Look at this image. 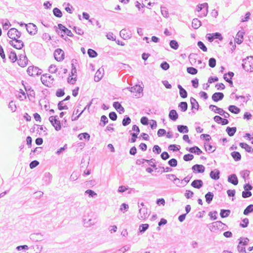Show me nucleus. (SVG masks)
<instances>
[{"instance_id":"obj_1","label":"nucleus","mask_w":253,"mask_h":253,"mask_svg":"<svg viewBox=\"0 0 253 253\" xmlns=\"http://www.w3.org/2000/svg\"><path fill=\"white\" fill-rule=\"evenodd\" d=\"M242 67L247 72L253 71V57L249 56L242 61Z\"/></svg>"},{"instance_id":"obj_2","label":"nucleus","mask_w":253,"mask_h":253,"mask_svg":"<svg viewBox=\"0 0 253 253\" xmlns=\"http://www.w3.org/2000/svg\"><path fill=\"white\" fill-rule=\"evenodd\" d=\"M225 226V224L220 221L213 222L207 225L210 231L213 232H216L219 230H223Z\"/></svg>"},{"instance_id":"obj_3","label":"nucleus","mask_w":253,"mask_h":253,"mask_svg":"<svg viewBox=\"0 0 253 253\" xmlns=\"http://www.w3.org/2000/svg\"><path fill=\"white\" fill-rule=\"evenodd\" d=\"M41 80L43 84L48 87H51L54 82L53 77L47 74L42 75Z\"/></svg>"},{"instance_id":"obj_4","label":"nucleus","mask_w":253,"mask_h":253,"mask_svg":"<svg viewBox=\"0 0 253 253\" xmlns=\"http://www.w3.org/2000/svg\"><path fill=\"white\" fill-rule=\"evenodd\" d=\"M8 37L12 40H16V39L19 38L21 36V33L18 31L15 28H11L7 32Z\"/></svg>"},{"instance_id":"obj_5","label":"nucleus","mask_w":253,"mask_h":253,"mask_svg":"<svg viewBox=\"0 0 253 253\" xmlns=\"http://www.w3.org/2000/svg\"><path fill=\"white\" fill-rule=\"evenodd\" d=\"M57 116H50L49 118V121L51 125L54 127L56 131H59L61 128L60 122L57 119Z\"/></svg>"},{"instance_id":"obj_6","label":"nucleus","mask_w":253,"mask_h":253,"mask_svg":"<svg viewBox=\"0 0 253 253\" xmlns=\"http://www.w3.org/2000/svg\"><path fill=\"white\" fill-rule=\"evenodd\" d=\"M27 72L28 74L31 76H39L42 73V70L34 66H29Z\"/></svg>"},{"instance_id":"obj_7","label":"nucleus","mask_w":253,"mask_h":253,"mask_svg":"<svg viewBox=\"0 0 253 253\" xmlns=\"http://www.w3.org/2000/svg\"><path fill=\"white\" fill-rule=\"evenodd\" d=\"M27 31L31 35H35L37 31L38 28L37 26L33 23H29L25 24Z\"/></svg>"},{"instance_id":"obj_8","label":"nucleus","mask_w":253,"mask_h":253,"mask_svg":"<svg viewBox=\"0 0 253 253\" xmlns=\"http://www.w3.org/2000/svg\"><path fill=\"white\" fill-rule=\"evenodd\" d=\"M166 176L169 179H170V177L173 178V182L177 186L184 187L185 186L183 180H180V179L176 177L174 174H167Z\"/></svg>"},{"instance_id":"obj_9","label":"nucleus","mask_w":253,"mask_h":253,"mask_svg":"<svg viewBox=\"0 0 253 253\" xmlns=\"http://www.w3.org/2000/svg\"><path fill=\"white\" fill-rule=\"evenodd\" d=\"M64 52L60 48L56 49L54 53V57L57 61H61L64 59Z\"/></svg>"},{"instance_id":"obj_10","label":"nucleus","mask_w":253,"mask_h":253,"mask_svg":"<svg viewBox=\"0 0 253 253\" xmlns=\"http://www.w3.org/2000/svg\"><path fill=\"white\" fill-rule=\"evenodd\" d=\"M9 43L14 48L18 49H21L24 46L23 42L21 40H18V39L13 41H10Z\"/></svg>"},{"instance_id":"obj_11","label":"nucleus","mask_w":253,"mask_h":253,"mask_svg":"<svg viewBox=\"0 0 253 253\" xmlns=\"http://www.w3.org/2000/svg\"><path fill=\"white\" fill-rule=\"evenodd\" d=\"M148 215L146 208L144 207L139 209L138 217L140 219H145L148 217Z\"/></svg>"},{"instance_id":"obj_12","label":"nucleus","mask_w":253,"mask_h":253,"mask_svg":"<svg viewBox=\"0 0 253 253\" xmlns=\"http://www.w3.org/2000/svg\"><path fill=\"white\" fill-rule=\"evenodd\" d=\"M192 169L194 172L203 173L205 171V168L203 165L196 164L192 167Z\"/></svg>"},{"instance_id":"obj_13","label":"nucleus","mask_w":253,"mask_h":253,"mask_svg":"<svg viewBox=\"0 0 253 253\" xmlns=\"http://www.w3.org/2000/svg\"><path fill=\"white\" fill-rule=\"evenodd\" d=\"M104 74V69L99 68L95 73L94 76V81L96 82H99L103 77Z\"/></svg>"},{"instance_id":"obj_14","label":"nucleus","mask_w":253,"mask_h":253,"mask_svg":"<svg viewBox=\"0 0 253 253\" xmlns=\"http://www.w3.org/2000/svg\"><path fill=\"white\" fill-rule=\"evenodd\" d=\"M58 28L60 29V30L62 31L64 33V34H66L68 36H69V37L73 36V34H72V32L70 30H69L67 28H66L62 24H59L58 25Z\"/></svg>"},{"instance_id":"obj_15","label":"nucleus","mask_w":253,"mask_h":253,"mask_svg":"<svg viewBox=\"0 0 253 253\" xmlns=\"http://www.w3.org/2000/svg\"><path fill=\"white\" fill-rule=\"evenodd\" d=\"M223 97L224 94L222 92H215L213 93L211 96L212 99L215 102L221 100Z\"/></svg>"},{"instance_id":"obj_16","label":"nucleus","mask_w":253,"mask_h":253,"mask_svg":"<svg viewBox=\"0 0 253 253\" xmlns=\"http://www.w3.org/2000/svg\"><path fill=\"white\" fill-rule=\"evenodd\" d=\"M220 171L217 169H214L210 172V176L212 179L217 180L219 178Z\"/></svg>"},{"instance_id":"obj_17","label":"nucleus","mask_w":253,"mask_h":253,"mask_svg":"<svg viewBox=\"0 0 253 253\" xmlns=\"http://www.w3.org/2000/svg\"><path fill=\"white\" fill-rule=\"evenodd\" d=\"M228 181L234 185H236L238 183V178L235 174H231L228 176Z\"/></svg>"},{"instance_id":"obj_18","label":"nucleus","mask_w":253,"mask_h":253,"mask_svg":"<svg viewBox=\"0 0 253 253\" xmlns=\"http://www.w3.org/2000/svg\"><path fill=\"white\" fill-rule=\"evenodd\" d=\"M18 65L22 67L26 66L28 64V59L26 56H20L18 60Z\"/></svg>"},{"instance_id":"obj_19","label":"nucleus","mask_w":253,"mask_h":253,"mask_svg":"<svg viewBox=\"0 0 253 253\" xmlns=\"http://www.w3.org/2000/svg\"><path fill=\"white\" fill-rule=\"evenodd\" d=\"M203 185V182L202 180H194L191 183V186L195 188L200 189Z\"/></svg>"},{"instance_id":"obj_20","label":"nucleus","mask_w":253,"mask_h":253,"mask_svg":"<svg viewBox=\"0 0 253 253\" xmlns=\"http://www.w3.org/2000/svg\"><path fill=\"white\" fill-rule=\"evenodd\" d=\"M244 34V32L241 31H239L238 32L235 39V41L237 43L241 44L243 42Z\"/></svg>"},{"instance_id":"obj_21","label":"nucleus","mask_w":253,"mask_h":253,"mask_svg":"<svg viewBox=\"0 0 253 253\" xmlns=\"http://www.w3.org/2000/svg\"><path fill=\"white\" fill-rule=\"evenodd\" d=\"M127 89L131 92H136L138 93L142 92L143 91L142 87L140 86V85L137 84L130 88H127Z\"/></svg>"},{"instance_id":"obj_22","label":"nucleus","mask_w":253,"mask_h":253,"mask_svg":"<svg viewBox=\"0 0 253 253\" xmlns=\"http://www.w3.org/2000/svg\"><path fill=\"white\" fill-rule=\"evenodd\" d=\"M239 145L243 149H244L247 152L249 153H253V149L251 146L249 145L248 144L244 142H241Z\"/></svg>"},{"instance_id":"obj_23","label":"nucleus","mask_w":253,"mask_h":253,"mask_svg":"<svg viewBox=\"0 0 253 253\" xmlns=\"http://www.w3.org/2000/svg\"><path fill=\"white\" fill-rule=\"evenodd\" d=\"M113 107L117 110L120 114L125 112L124 108L122 107L120 103L118 102H115L113 103Z\"/></svg>"},{"instance_id":"obj_24","label":"nucleus","mask_w":253,"mask_h":253,"mask_svg":"<svg viewBox=\"0 0 253 253\" xmlns=\"http://www.w3.org/2000/svg\"><path fill=\"white\" fill-rule=\"evenodd\" d=\"M169 116V119L173 121H176L178 117V114L175 110H170Z\"/></svg>"},{"instance_id":"obj_25","label":"nucleus","mask_w":253,"mask_h":253,"mask_svg":"<svg viewBox=\"0 0 253 253\" xmlns=\"http://www.w3.org/2000/svg\"><path fill=\"white\" fill-rule=\"evenodd\" d=\"M177 87L179 90V94L180 97L183 98L187 97V92L186 91V90L184 88H183L182 86L180 84H178Z\"/></svg>"},{"instance_id":"obj_26","label":"nucleus","mask_w":253,"mask_h":253,"mask_svg":"<svg viewBox=\"0 0 253 253\" xmlns=\"http://www.w3.org/2000/svg\"><path fill=\"white\" fill-rule=\"evenodd\" d=\"M209 108L212 111H213L215 113H217L219 115L221 114L220 111H223V109L222 108H219L215 105H210L209 106Z\"/></svg>"},{"instance_id":"obj_27","label":"nucleus","mask_w":253,"mask_h":253,"mask_svg":"<svg viewBox=\"0 0 253 253\" xmlns=\"http://www.w3.org/2000/svg\"><path fill=\"white\" fill-rule=\"evenodd\" d=\"M201 25V21L197 18H194L192 20V26L195 29H198Z\"/></svg>"},{"instance_id":"obj_28","label":"nucleus","mask_w":253,"mask_h":253,"mask_svg":"<svg viewBox=\"0 0 253 253\" xmlns=\"http://www.w3.org/2000/svg\"><path fill=\"white\" fill-rule=\"evenodd\" d=\"M228 110L232 113L237 114L240 113V109L235 105H230L228 107Z\"/></svg>"},{"instance_id":"obj_29","label":"nucleus","mask_w":253,"mask_h":253,"mask_svg":"<svg viewBox=\"0 0 253 253\" xmlns=\"http://www.w3.org/2000/svg\"><path fill=\"white\" fill-rule=\"evenodd\" d=\"M190 103L192 106V109H195L197 110H198L199 105L198 102L195 98L191 97Z\"/></svg>"},{"instance_id":"obj_30","label":"nucleus","mask_w":253,"mask_h":253,"mask_svg":"<svg viewBox=\"0 0 253 253\" xmlns=\"http://www.w3.org/2000/svg\"><path fill=\"white\" fill-rule=\"evenodd\" d=\"M236 130L237 129L236 127H230L229 126H228L226 129L227 133L230 136H233L235 133Z\"/></svg>"},{"instance_id":"obj_31","label":"nucleus","mask_w":253,"mask_h":253,"mask_svg":"<svg viewBox=\"0 0 253 253\" xmlns=\"http://www.w3.org/2000/svg\"><path fill=\"white\" fill-rule=\"evenodd\" d=\"M188 151L192 153H197V155H200L202 153L201 149L197 146L190 148L188 149Z\"/></svg>"},{"instance_id":"obj_32","label":"nucleus","mask_w":253,"mask_h":253,"mask_svg":"<svg viewBox=\"0 0 253 253\" xmlns=\"http://www.w3.org/2000/svg\"><path fill=\"white\" fill-rule=\"evenodd\" d=\"M202 7H203V13L201 14V16H206L208 12V4L207 3H204L200 4Z\"/></svg>"},{"instance_id":"obj_33","label":"nucleus","mask_w":253,"mask_h":253,"mask_svg":"<svg viewBox=\"0 0 253 253\" xmlns=\"http://www.w3.org/2000/svg\"><path fill=\"white\" fill-rule=\"evenodd\" d=\"M177 130L180 133H188V128L186 126L178 125L177 126Z\"/></svg>"},{"instance_id":"obj_34","label":"nucleus","mask_w":253,"mask_h":253,"mask_svg":"<svg viewBox=\"0 0 253 253\" xmlns=\"http://www.w3.org/2000/svg\"><path fill=\"white\" fill-rule=\"evenodd\" d=\"M231 155L235 161H238L241 159V155L238 152L234 151L231 153Z\"/></svg>"},{"instance_id":"obj_35","label":"nucleus","mask_w":253,"mask_h":253,"mask_svg":"<svg viewBox=\"0 0 253 253\" xmlns=\"http://www.w3.org/2000/svg\"><path fill=\"white\" fill-rule=\"evenodd\" d=\"M213 194L212 192H209L205 195L206 201L208 204H210L213 198Z\"/></svg>"},{"instance_id":"obj_36","label":"nucleus","mask_w":253,"mask_h":253,"mask_svg":"<svg viewBox=\"0 0 253 253\" xmlns=\"http://www.w3.org/2000/svg\"><path fill=\"white\" fill-rule=\"evenodd\" d=\"M120 36L124 40H126L130 38L128 32L126 29H122L120 32Z\"/></svg>"},{"instance_id":"obj_37","label":"nucleus","mask_w":253,"mask_h":253,"mask_svg":"<svg viewBox=\"0 0 253 253\" xmlns=\"http://www.w3.org/2000/svg\"><path fill=\"white\" fill-rule=\"evenodd\" d=\"M51 177L52 175L50 173H46L43 177V180L45 181L46 184H49L51 182Z\"/></svg>"},{"instance_id":"obj_38","label":"nucleus","mask_w":253,"mask_h":253,"mask_svg":"<svg viewBox=\"0 0 253 253\" xmlns=\"http://www.w3.org/2000/svg\"><path fill=\"white\" fill-rule=\"evenodd\" d=\"M231 212L229 210H221L220 215L222 218H225L228 216Z\"/></svg>"},{"instance_id":"obj_39","label":"nucleus","mask_w":253,"mask_h":253,"mask_svg":"<svg viewBox=\"0 0 253 253\" xmlns=\"http://www.w3.org/2000/svg\"><path fill=\"white\" fill-rule=\"evenodd\" d=\"M84 222L87 227L93 225L96 223L95 219H89L88 220L84 219Z\"/></svg>"},{"instance_id":"obj_40","label":"nucleus","mask_w":253,"mask_h":253,"mask_svg":"<svg viewBox=\"0 0 253 253\" xmlns=\"http://www.w3.org/2000/svg\"><path fill=\"white\" fill-rule=\"evenodd\" d=\"M169 46L171 48L176 50L178 48L179 44L176 41L172 40L169 42Z\"/></svg>"},{"instance_id":"obj_41","label":"nucleus","mask_w":253,"mask_h":253,"mask_svg":"<svg viewBox=\"0 0 253 253\" xmlns=\"http://www.w3.org/2000/svg\"><path fill=\"white\" fill-rule=\"evenodd\" d=\"M204 146L206 150L209 153L213 152L215 150V148H213V146L209 143H205Z\"/></svg>"},{"instance_id":"obj_42","label":"nucleus","mask_w":253,"mask_h":253,"mask_svg":"<svg viewBox=\"0 0 253 253\" xmlns=\"http://www.w3.org/2000/svg\"><path fill=\"white\" fill-rule=\"evenodd\" d=\"M178 107L182 112H185L187 110L188 105L186 102H181L178 105Z\"/></svg>"},{"instance_id":"obj_43","label":"nucleus","mask_w":253,"mask_h":253,"mask_svg":"<svg viewBox=\"0 0 253 253\" xmlns=\"http://www.w3.org/2000/svg\"><path fill=\"white\" fill-rule=\"evenodd\" d=\"M78 138L80 140H83L84 138L88 140L90 138V135L86 132L82 133L78 135Z\"/></svg>"},{"instance_id":"obj_44","label":"nucleus","mask_w":253,"mask_h":253,"mask_svg":"<svg viewBox=\"0 0 253 253\" xmlns=\"http://www.w3.org/2000/svg\"><path fill=\"white\" fill-rule=\"evenodd\" d=\"M131 122L130 118L127 115H126L122 121V125L124 126L128 125Z\"/></svg>"},{"instance_id":"obj_45","label":"nucleus","mask_w":253,"mask_h":253,"mask_svg":"<svg viewBox=\"0 0 253 253\" xmlns=\"http://www.w3.org/2000/svg\"><path fill=\"white\" fill-rule=\"evenodd\" d=\"M253 211V205L251 204L248 206L244 211L245 215H248L250 213Z\"/></svg>"},{"instance_id":"obj_46","label":"nucleus","mask_w":253,"mask_h":253,"mask_svg":"<svg viewBox=\"0 0 253 253\" xmlns=\"http://www.w3.org/2000/svg\"><path fill=\"white\" fill-rule=\"evenodd\" d=\"M53 12L54 15L57 17L60 18L62 16L61 11L58 8H54L53 10Z\"/></svg>"},{"instance_id":"obj_47","label":"nucleus","mask_w":253,"mask_h":253,"mask_svg":"<svg viewBox=\"0 0 253 253\" xmlns=\"http://www.w3.org/2000/svg\"><path fill=\"white\" fill-rule=\"evenodd\" d=\"M58 108L59 110H67L68 107L67 105H64V102L63 101H61L58 104Z\"/></svg>"},{"instance_id":"obj_48","label":"nucleus","mask_w":253,"mask_h":253,"mask_svg":"<svg viewBox=\"0 0 253 253\" xmlns=\"http://www.w3.org/2000/svg\"><path fill=\"white\" fill-rule=\"evenodd\" d=\"M161 9L162 15L165 18H168L169 17V13L167 10L166 7H161Z\"/></svg>"},{"instance_id":"obj_49","label":"nucleus","mask_w":253,"mask_h":253,"mask_svg":"<svg viewBox=\"0 0 253 253\" xmlns=\"http://www.w3.org/2000/svg\"><path fill=\"white\" fill-rule=\"evenodd\" d=\"M87 53L90 57L94 58L97 56V52L92 49H88Z\"/></svg>"},{"instance_id":"obj_50","label":"nucleus","mask_w":253,"mask_h":253,"mask_svg":"<svg viewBox=\"0 0 253 253\" xmlns=\"http://www.w3.org/2000/svg\"><path fill=\"white\" fill-rule=\"evenodd\" d=\"M239 240V244H242L243 246L247 245L249 242V240L248 238L241 237Z\"/></svg>"},{"instance_id":"obj_51","label":"nucleus","mask_w":253,"mask_h":253,"mask_svg":"<svg viewBox=\"0 0 253 253\" xmlns=\"http://www.w3.org/2000/svg\"><path fill=\"white\" fill-rule=\"evenodd\" d=\"M9 58L13 62L16 61L17 58L16 53L14 51H11L9 55Z\"/></svg>"},{"instance_id":"obj_52","label":"nucleus","mask_w":253,"mask_h":253,"mask_svg":"<svg viewBox=\"0 0 253 253\" xmlns=\"http://www.w3.org/2000/svg\"><path fill=\"white\" fill-rule=\"evenodd\" d=\"M187 72L191 75H195L197 73V70L194 67H188L187 68Z\"/></svg>"},{"instance_id":"obj_53","label":"nucleus","mask_w":253,"mask_h":253,"mask_svg":"<svg viewBox=\"0 0 253 253\" xmlns=\"http://www.w3.org/2000/svg\"><path fill=\"white\" fill-rule=\"evenodd\" d=\"M84 193L86 194H88L90 197L93 198L97 196V194L94 191L90 189L86 190Z\"/></svg>"},{"instance_id":"obj_54","label":"nucleus","mask_w":253,"mask_h":253,"mask_svg":"<svg viewBox=\"0 0 253 253\" xmlns=\"http://www.w3.org/2000/svg\"><path fill=\"white\" fill-rule=\"evenodd\" d=\"M169 165L172 167H175L177 165V161L175 159H171L168 162Z\"/></svg>"},{"instance_id":"obj_55","label":"nucleus","mask_w":253,"mask_h":253,"mask_svg":"<svg viewBox=\"0 0 253 253\" xmlns=\"http://www.w3.org/2000/svg\"><path fill=\"white\" fill-rule=\"evenodd\" d=\"M209 65L211 68H214L216 65V60L214 58H211L209 60Z\"/></svg>"},{"instance_id":"obj_56","label":"nucleus","mask_w":253,"mask_h":253,"mask_svg":"<svg viewBox=\"0 0 253 253\" xmlns=\"http://www.w3.org/2000/svg\"><path fill=\"white\" fill-rule=\"evenodd\" d=\"M197 45L199 46V47L200 49H201L203 51H207V47L206 46V45L204 44V43L202 42H201V41L198 42Z\"/></svg>"},{"instance_id":"obj_57","label":"nucleus","mask_w":253,"mask_h":253,"mask_svg":"<svg viewBox=\"0 0 253 253\" xmlns=\"http://www.w3.org/2000/svg\"><path fill=\"white\" fill-rule=\"evenodd\" d=\"M149 227L148 224H142L139 226V230L140 232H145Z\"/></svg>"},{"instance_id":"obj_58","label":"nucleus","mask_w":253,"mask_h":253,"mask_svg":"<svg viewBox=\"0 0 253 253\" xmlns=\"http://www.w3.org/2000/svg\"><path fill=\"white\" fill-rule=\"evenodd\" d=\"M194 158V156L192 154H186L183 156V160L185 161H189L192 160Z\"/></svg>"},{"instance_id":"obj_59","label":"nucleus","mask_w":253,"mask_h":253,"mask_svg":"<svg viewBox=\"0 0 253 253\" xmlns=\"http://www.w3.org/2000/svg\"><path fill=\"white\" fill-rule=\"evenodd\" d=\"M8 107L11 109L12 112H14L16 111V106L15 104V103L13 101H11L9 102Z\"/></svg>"},{"instance_id":"obj_60","label":"nucleus","mask_w":253,"mask_h":253,"mask_svg":"<svg viewBox=\"0 0 253 253\" xmlns=\"http://www.w3.org/2000/svg\"><path fill=\"white\" fill-rule=\"evenodd\" d=\"M241 175L243 178L245 179L249 176L250 171L247 169L244 170L241 172Z\"/></svg>"},{"instance_id":"obj_61","label":"nucleus","mask_w":253,"mask_h":253,"mask_svg":"<svg viewBox=\"0 0 253 253\" xmlns=\"http://www.w3.org/2000/svg\"><path fill=\"white\" fill-rule=\"evenodd\" d=\"M48 70L50 73L53 74L56 72L57 68L55 65H51L49 67Z\"/></svg>"},{"instance_id":"obj_62","label":"nucleus","mask_w":253,"mask_h":253,"mask_svg":"<svg viewBox=\"0 0 253 253\" xmlns=\"http://www.w3.org/2000/svg\"><path fill=\"white\" fill-rule=\"evenodd\" d=\"M252 196V193L250 191H244L242 192V197L244 198L250 197Z\"/></svg>"},{"instance_id":"obj_63","label":"nucleus","mask_w":253,"mask_h":253,"mask_svg":"<svg viewBox=\"0 0 253 253\" xmlns=\"http://www.w3.org/2000/svg\"><path fill=\"white\" fill-rule=\"evenodd\" d=\"M109 117L112 121H116L117 119V115L115 112H110L109 114Z\"/></svg>"},{"instance_id":"obj_64","label":"nucleus","mask_w":253,"mask_h":253,"mask_svg":"<svg viewBox=\"0 0 253 253\" xmlns=\"http://www.w3.org/2000/svg\"><path fill=\"white\" fill-rule=\"evenodd\" d=\"M160 66L164 70H167L169 68V64L166 62H163L162 63Z\"/></svg>"}]
</instances>
